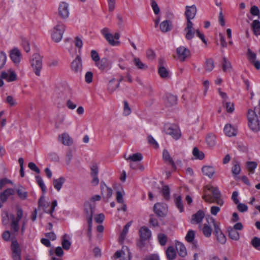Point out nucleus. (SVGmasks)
<instances>
[{
  "label": "nucleus",
  "mask_w": 260,
  "mask_h": 260,
  "mask_svg": "<svg viewBox=\"0 0 260 260\" xmlns=\"http://www.w3.org/2000/svg\"><path fill=\"white\" fill-rule=\"evenodd\" d=\"M204 194L203 199L210 203H215L220 206L224 204V201L221 198V194L217 187L207 185L204 187Z\"/></svg>",
  "instance_id": "obj_1"
},
{
  "label": "nucleus",
  "mask_w": 260,
  "mask_h": 260,
  "mask_svg": "<svg viewBox=\"0 0 260 260\" xmlns=\"http://www.w3.org/2000/svg\"><path fill=\"white\" fill-rule=\"evenodd\" d=\"M85 211L87 216V222L88 224V229L87 236L91 238L92 230V215L95 209L94 204H92L89 202H86L84 204Z\"/></svg>",
  "instance_id": "obj_2"
},
{
  "label": "nucleus",
  "mask_w": 260,
  "mask_h": 260,
  "mask_svg": "<svg viewBox=\"0 0 260 260\" xmlns=\"http://www.w3.org/2000/svg\"><path fill=\"white\" fill-rule=\"evenodd\" d=\"M247 118L248 120V125L250 128L254 132L259 131L260 123L255 111L249 110Z\"/></svg>",
  "instance_id": "obj_3"
},
{
  "label": "nucleus",
  "mask_w": 260,
  "mask_h": 260,
  "mask_svg": "<svg viewBox=\"0 0 260 260\" xmlns=\"http://www.w3.org/2000/svg\"><path fill=\"white\" fill-rule=\"evenodd\" d=\"M66 29L65 25L62 22H58L53 28L51 31L52 40L58 43L61 41L63 34Z\"/></svg>",
  "instance_id": "obj_4"
},
{
  "label": "nucleus",
  "mask_w": 260,
  "mask_h": 260,
  "mask_svg": "<svg viewBox=\"0 0 260 260\" xmlns=\"http://www.w3.org/2000/svg\"><path fill=\"white\" fill-rule=\"evenodd\" d=\"M23 216V211L21 209H18L17 212V216L15 217L14 214L10 215L11 220V230L14 233H17L19 230V222Z\"/></svg>",
  "instance_id": "obj_5"
},
{
  "label": "nucleus",
  "mask_w": 260,
  "mask_h": 260,
  "mask_svg": "<svg viewBox=\"0 0 260 260\" xmlns=\"http://www.w3.org/2000/svg\"><path fill=\"white\" fill-rule=\"evenodd\" d=\"M165 132L166 134L171 136L175 140L179 139L181 136L180 130L175 125L166 124L165 126Z\"/></svg>",
  "instance_id": "obj_6"
},
{
  "label": "nucleus",
  "mask_w": 260,
  "mask_h": 260,
  "mask_svg": "<svg viewBox=\"0 0 260 260\" xmlns=\"http://www.w3.org/2000/svg\"><path fill=\"white\" fill-rule=\"evenodd\" d=\"M139 235L141 241L138 243V245L140 247H143L144 245V242L150 239L151 232L147 227L144 226L140 229Z\"/></svg>",
  "instance_id": "obj_7"
},
{
  "label": "nucleus",
  "mask_w": 260,
  "mask_h": 260,
  "mask_svg": "<svg viewBox=\"0 0 260 260\" xmlns=\"http://www.w3.org/2000/svg\"><path fill=\"white\" fill-rule=\"evenodd\" d=\"M31 66L34 68V71L36 75L39 76L42 68V60L38 54H36L34 55Z\"/></svg>",
  "instance_id": "obj_8"
},
{
  "label": "nucleus",
  "mask_w": 260,
  "mask_h": 260,
  "mask_svg": "<svg viewBox=\"0 0 260 260\" xmlns=\"http://www.w3.org/2000/svg\"><path fill=\"white\" fill-rule=\"evenodd\" d=\"M1 77L4 79L8 82H14L17 80V75L12 69L3 71L1 74Z\"/></svg>",
  "instance_id": "obj_9"
},
{
  "label": "nucleus",
  "mask_w": 260,
  "mask_h": 260,
  "mask_svg": "<svg viewBox=\"0 0 260 260\" xmlns=\"http://www.w3.org/2000/svg\"><path fill=\"white\" fill-rule=\"evenodd\" d=\"M167 209V205L161 203H156L153 207L154 212L159 217H164L166 215Z\"/></svg>",
  "instance_id": "obj_10"
},
{
  "label": "nucleus",
  "mask_w": 260,
  "mask_h": 260,
  "mask_svg": "<svg viewBox=\"0 0 260 260\" xmlns=\"http://www.w3.org/2000/svg\"><path fill=\"white\" fill-rule=\"evenodd\" d=\"M71 68L72 71L76 74H80L81 73L82 71V63L80 56L77 55L71 62Z\"/></svg>",
  "instance_id": "obj_11"
},
{
  "label": "nucleus",
  "mask_w": 260,
  "mask_h": 260,
  "mask_svg": "<svg viewBox=\"0 0 260 260\" xmlns=\"http://www.w3.org/2000/svg\"><path fill=\"white\" fill-rule=\"evenodd\" d=\"M101 32L111 45L115 46L119 45V41L114 40L113 36L109 32V29L108 28H104L101 30Z\"/></svg>",
  "instance_id": "obj_12"
},
{
  "label": "nucleus",
  "mask_w": 260,
  "mask_h": 260,
  "mask_svg": "<svg viewBox=\"0 0 260 260\" xmlns=\"http://www.w3.org/2000/svg\"><path fill=\"white\" fill-rule=\"evenodd\" d=\"M12 257L13 260H21V249L17 241H13L11 244Z\"/></svg>",
  "instance_id": "obj_13"
},
{
  "label": "nucleus",
  "mask_w": 260,
  "mask_h": 260,
  "mask_svg": "<svg viewBox=\"0 0 260 260\" xmlns=\"http://www.w3.org/2000/svg\"><path fill=\"white\" fill-rule=\"evenodd\" d=\"M176 52L178 55V58L182 61H184L188 57L190 54V50L184 46H180L177 48Z\"/></svg>",
  "instance_id": "obj_14"
},
{
  "label": "nucleus",
  "mask_w": 260,
  "mask_h": 260,
  "mask_svg": "<svg viewBox=\"0 0 260 260\" xmlns=\"http://www.w3.org/2000/svg\"><path fill=\"white\" fill-rule=\"evenodd\" d=\"M58 15L62 19H67L69 16V5L65 2L60 3L58 7Z\"/></svg>",
  "instance_id": "obj_15"
},
{
  "label": "nucleus",
  "mask_w": 260,
  "mask_h": 260,
  "mask_svg": "<svg viewBox=\"0 0 260 260\" xmlns=\"http://www.w3.org/2000/svg\"><path fill=\"white\" fill-rule=\"evenodd\" d=\"M165 61L162 58H159L158 60V72L162 78H167L169 77V73L168 70L164 67Z\"/></svg>",
  "instance_id": "obj_16"
},
{
  "label": "nucleus",
  "mask_w": 260,
  "mask_h": 260,
  "mask_svg": "<svg viewBox=\"0 0 260 260\" xmlns=\"http://www.w3.org/2000/svg\"><path fill=\"white\" fill-rule=\"evenodd\" d=\"M111 63L112 61H109L108 58L104 57L102 58L101 60L100 59L99 61H96V63L95 64L100 70L103 71L110 69Z\"/></svg>",
  "instance_id": "obj_17"
},
{
  "label": "nucleus",
  "mask_w": 260,
  "mask_h": 260,
  "mask_svg": "<svg viewBox=\"0 0 260 260\" xmlns=\"http://www.w3.org/2000/svg\"><path fill=\"white\" fill-rule=\"evenodd\" d=\"M21 56V52L17 48H14L10 52V57L13 62L16 64H18L20 63Z\"/></svg>",
  "instance_id": "obj_18"
},
{
  "label": "nucleus",
  "mask_w": 260,
  "mask_h": 260,
  "mask_svg": "<svg viewBox=\"0 0 260 260\" xmlns=\"http://www.w3.org/2000/svg\"><path fill=\"white\" fill-rule=\"evenodd\" d=\"M195 238V232L194 231L192 230H189L185 237L186 241L192 244V246L193 248H197V242L194 240Z\"/></svg>",
  "instance_id": "obj_19"
},
{
  "label": "nucleus",
  "mask_w": 260,
  "mask_h": 260,
  "mask_svg": "<svg viewBox=\"0 0 260 260\" xmlns=\"http://www.w3.org/2000/svg\"><path fill=\"white\" fill-rule=\"evenodd\" d=\"M162 158L167 163L168 165L171 166L172 169L173 170H176V165L173 161L172 158L171 157L169 152L165 149L162 152Z\"/></svg>",
  "instance_id": "obj_20"
},
{
  "label": "nucleus",
  "mask_w": 260,
  "mask_h": 260,
  "mask_svg": "<svg viewBox=\"0 0 260 260\" xmlns=\"http://www.w3.org/2000/svg\"><path fill=\"white\" fill-rule=\"evenodd\" d=\"M204 216V212L202 210H200L192 216L191 223L192 224L200 223L202 221Z\"/></svg>",
  "instance_id": "obj_21"
},
{
  "label": "nucleus",
  "mask_w": 260,
  "mask_h": 260,
  "mask_svg": "<svg viewBox=\"0 0 260 260\" xmlns=\"http://www.w3.org/2000/svg\"><path fill=\"white\" fill-rule=\"evenodd\" d=\"M197 13L196 7L194 5L186 6L185 12L186 18L193 19Z\"/></svg>",
  "instance_id": "obj_22"
},
{
  "label": "nucleus",
  "mask_w": 260,
  "mask_h": 260,
  "mask_svg": "<svg viewBox=\"0 0 260 260\" xmlns=\"http://www.w3.org/2000/svg\"><path fill=\"white\" fill-rule=\"evenodd\" d=\"M58 140L66 146H70L73 143L72 139L67 133H63L60 135L58 137Z\"/></svg>",
  "instance_id": "obj_23"
},
{
  "label": "nucleus",
  "mask_w": 260,
  "mask_h": 260,
  "mask_svg": "<svg viewBox=\"0 0 260 260\" xmlns=\"http://www.w3.org/2000/svg\"><path fill=\"white\" fill-rule=\"evenodd\" d=\"M15 190L13 188H8L0 194V198L3 204L5 203L8 198L14 194Z\"/></svg>",
  "instance_id": "obj_24"
},
{
  "label": "nucleus",
  "mask_w": 260,
  "mask_h": 260,
  "mask_svg": "<svg viewBox=\"0 0 260 260\" xmlns=\"http://www.w3.org/2000/svg\"><path fill=\"white\" fill-rule=\"evenodd\" d=\"M224 133L228 137L235 136L237 134L236 129L230 124H227L224 126Z\"/></svg>",
  "instance_id": "obj_25"
},
{
  "label": "nucleus",
  "mask_w": 260,
  "mask_h": 260,
  "mask_svg": "<svg viewBox=\"0 0 260 260\" xmlns=\"http://www.w3.org/2000/svg\"><path fill=\"white\" fill-rule=\"evenodd\" d=\"M176 248L178 251V254L180 256L184 257L187 255L186 248L183 243L178 242L176 243Z\"/></svg>",
  "instance_id": "obj_26"
},
{
  "label": "nucleus",
  "mask_w": 260,
  "mask_h": 260,
  "mask_svg": "<svg viewBox=\"0 0 260 260\" xmlns=\"http://www.w3.org/2000/svg\"><path fill=\"white\" fill-rule=\"evenodd\" d=\"M174 203L180 213L184 211V206L182 197L180 196H174Z\"/></svg>",
  "instance_id": "obj_27"
},
{
  "label": "nucleus",
  "mask_w": 260,
  "mask_h": 260,
  "mask_svg": "<svg viewBox=\"0 0 260 260\" xmlns=\"http://www.w3.org/2000/svg\"><path fill=\"white\" fill-rule=\"evenodd\" d=\"M121 80H120L118 82L116 81V80L113 78L111 79L108 85V90L110 92L112 93L119 86L120 82Z\"/></svg>",
  "instance_id": "obj_28"
},
{
  "label": "nucleus",
  "mask_w": 260,
  "mask_h": 260,
  "mask_svg": "<svg viewBox=\"0 0 260 260\" xmlns=\"http://www.w3.org/2000/svg\"><path fill=\"white\" fill-rule=\"evenodd\" d=\"M202 172L203 173L209 177V178H211L214 173H215V169L212 166H204L202 168Z\"/></svg>",
  "instance_id": "obj_29"
},
{
  "label": "nucleus",
  "mask_w": 260,
  "mask_h": 260,
  "mask_svg": "<svg viewBox=\"0 0 260 260\" xmlns=\"http://www.w3.org/2000/svg\"><path fill=\"white\" fill-rule=\"evenodd\" d=\"M166 254L167 258L169 260L174 259L176 256V252L175 248L172 246L168 247L167 249L166 250Z\"/></svg>",
  "instance_id": "obj_30"
},
{
  "label": "nucleus",
  "mask_w": 260,
  "mask_h": 260,
  "mask_svg": "<svg viewBox=\"0 0 260 260\" xmlns=\"http://www.w3.org/2000/svg\"><path fill=\"white\" fill-rule=\"evenodd\" d=\"M172 27V23L171 21L169 20H165L160 24V29L164 32L171 30Z\"/></svg>",
  "instance_id": "obj_31"
},
{
  "label": "nucleus",
  "mask_w": 260,
  "mask_h": 260,
  "mask_svg": "<svg viewBox=\"0 0 260 260\" xmlns=\"http://www.w3.org/2000/svg\"><path fill=\"white\" fill-rule=\"evenodd\" d=\"M127 160H129L131 162H137L140 161L143 159V155L140 153H136L132 155H129L127 158L125 157Z\"/></svg>",
  "instance_id": "obj_32"
},
{
  "label": "nucleus",
  "mask_w": 260,
  "mask_h": 260,
  "mask_svg": "<svg viewBox=\"0 0 260 260\" xmlns=\"http://www.w3.org/2000/svg\"><path fill=\"white\" fill-rule=\"evenodd\" d=\"M65 178L60 177L58 179H54L53 180L54 187L57 190L59 191L62 187V184L65 182Z\"/></svg>",
  "instance_id": "obj_33"
},
{
  "label": "nucleus",
  "mask_w": 260,
  "mask_h": 260,
  "mask_svg": "<svg viewBox=\"0 0 260 260\" xmlns=\"http://www.w3.org/2000/svg\"><path fill=\"white\" fill-rule=\"evenodd\" d=\"M229 233V237L235 241H238L240 238V235L239 232L235 230V229H233L232 228L230 227L228 230Z\"/></svg>",
  "instance_id": "obj_34"
},
{
  "label": "nucleus",
  "mask_w": 260,
  "mask_h": 260,
  "mask_svg": "<svg viewBox=\"0 0 260 260\" xmlns=\"http://www.w3.org/2000/svg\"><path fill=\"white\" fill-rule=\"evenodd\" d=\"M102 193L104 198H106L107 199L110 198L113 193L112 190L105 186V187H102L101 188Z\"/></svg>",
  "instance_id": "obj_35"
},
{
  "label": "nucleus",
  "mask_w": 260,
  "mask_h": 260,
  "mask_svg": "<svg viewBox=\"0 0 260 260\" xmlns=\"http://www.w3.org/2000/svg\"><path fill=\"white\" fill-rule=\"evenodd\" d=\"M241 167L240 163L238 161H235L233 162V166L232 168V172L234 175H237L240 173Z\"/></svg>",
  "instance_id": "obj_36"
},
{
  "label": "nucleus",
  "mask_w": 260,
  "mask_h": 260,
  "mask_svg": "<svg viewBox=\"0 0 260 260\" xmlns=\"http://www.w3.org/2000/svg\"><path fill=\"white\" fill-rule=\"evenodd\" d=\"M252 28L254 33L255 35H260V22L257 20H255L252 22Z\"/></svg>",
  "instance_id": "obj_37"
},
{
  "label": "nucleus",
  "mask_w": 260,
  "mask_h": 260,
  "mask_svg": "<svg viewBox=\"0 0 260 260\" xmlns=\"http://www.w3.org/2000/svg\"><path fill=\"white\" fill-rule=\"evenodd\" d=\"M257 164L255 161H247L246 167L248 171L250 173H254L255 169L256 168Z\"/></svg>",
  "instance_id": "obj_38"
},
{
  "label": "nucleus",
  "mask_w": 260,
  "mask_h": 260,
  "mask_svg": "<svg viewBox=\"0 0 260 260\" xmlns=\"http://www.w3.org/2000/svg\"><path fill=\"white\" fill-rule=\"evenodd\" d=\"M67 234L63 235L61 245L64 249L68 250L70 248L71 242L67 239Z\"/></svg>",
  "instance_id": "obj_39"
},
{
  "label": "nucleus",
  "mask_w": 260,
  "mask_h": 260,
  "mask_svg": "<svg viewBox=\"0 0 260 260\" xmlns=\"http://www.w3.org/2000/svg\"><path fill=\"white\" fill-rule=\"evenodd\" d=\"M167 104L169 106L173 105L177 103V97L172 94H168L166 97Z\"/></svg>",
  "instance_id": "obj_40"
},
{
  "label": "nucleus",
  "mask_w": 260,
  "mask_h": 260,
  "mask_svg": "<svg viewBox=\"0 0 260 260\" xmlns=\"http://www.w3.org/2000/svg\"><path fill=\"white\" fill-rule=\"evenodd\" d=\"M192 154L196 158L200 160L203 159L205 157L204 153L202 151H200L197 147H194L193 148Z\"/></svg>",
  "instance_id": "obj_41"
},
{
  "label": "nucleus",
  "mask_w": 260,
  "mask_h": 260,
  "mask_svg": "<svg viewBox=\"0 0 260 260\" xmlns=\"http://www.w3.org/2000/svg\"><path fill=\"white\" fill-rule=\"evenodd\" d=\"M157 239L159 242V243L161 246H164L166 244L168 238L167 236L163 233H159L157 235Z\"/></svg>",
  "instance_id": "obj_42"
},
{
  "label": "nucleus",
  "mask_w": 260,
  "mask_h": 260,
  "mask_svg": "<svg viewBox=\"0 0 260 260\" xmlns=\"http://www.w3.org/2000/svg\"><path fill=\"white\" fill-rule=\"evenodd\" d=\"M134 62L135 65L139 69L145 70L147 69V66L142 62L138 58H135Z\"/></svg>",
  "instance_id": "obj_43"
},
{
  "label": "nucleus",
  "mask_w": 260,
  "mask_h": 260,
  "mask_svg": "<svg viewBox=\"0 0 260 260\" xmlns=\"http://www.w3.org/2000/svg\"><path fill=\"white\" fill-rule=\"evenodd\" d=\"M36 182L39 185L40 188H41L42 191L44 193L46 191V186L44 183V181L42 178V177L39 175H37L36 176Z\"/></svg>",
  "instance_id": "obj_44"
},
{
  "label": "nucleus",
  "mask_w": 260,
  "mask_h": 260,
  "mask_svg": "<svg viewBox=\"0 0 260 260\" xmlns=\"http://www.w3.org/2000/svg\"><path fill=\"white\" fill-rule=\"evenodd\" d=\"M215 139L216 137L214 135L209 134L206 138V142L209 146L212 147L215 144Z\"/></svg>",
  "instance_id": "obj_45"
},
{
  "label": "nucleus",
  "mask_w": 260,
  "mask_h": 260,
  "mask_svg": "<svg viewBox=\"0 0 260 260\" xmlns=\"http://www.w3.org/2000/svg\"><path fill=\"white\" fill-rule=\"evenodd\" d=\"M196 30L194 29H184V31L186 32L185 38L186 40H191L193 38L195 32H196Z\"/></svg>",
  "instance_id": "obj_46"
},
{
  "label": "nucleus",
  "mask_w": 260,
  "mask_h": 260,
  "mask_svg": "<svg viewBox=\"0 0 260 260\" xmlns=\"http://www.w3.org/2000/svg\"><path fill=\"white\" fill-rule=\"evenodd\" d=\"M202 231H203V233L205 237H209L211 235L212 231V229L207 224H206V223L204 224Z\"/></svg>",
  "instance_id": "obj_47"
},
{
  "label": "nucleus",
  "mask_w": 260,
  "mask_h": 260,
  "mask_svg": "<svg viewBox=\"0 0 260 260\" xmlns=\"http://www.w3.org/2000/svg\"><path fill=\"white\" fill-rule=\"evenodd\" d=\"M170 192L169 186L164 185L162 187L161 193L164 198L167 200H169L170 199Z\"/></svg>",
  "instance_id": "obj_48"
},
{
  "label": "nucleus",
  "mask_w": 260,
  "mask_h": 260,
  "mask_svg": "<svg viewBox=\"0 0 260 260\" xmlns=\"http://www.w3.org/2000/svg\"><path fill=\"white\" fill-rule=\"evenodd\" d=\"M251 244L255 249L260 250V238L254 237L251 241Z\"/></svg>",
  "instance_id": "obj_49"
},
{
  "label": "nucleus",
  "mask_w": 260,
  "mask_h": 260,
  "mask_svg": "<svg viewBox=\"0 0 260 260\" xmlns=\"http://www.w3.org/2000/svg\"><path fill=\"white\" fill-rule=\"evenodd\" d=\"M214 67L213 59L210 58L206 60V70L208 72L211 71Z\"/></svg>",
  "instance_id": "obj_50"
},
{
  "label": "nucleus",
  "mask_w": 260,
  "mask_h": 260,
  "mask_svg": "<svg viewBox=\"0 0 260 260\" xmlns=\"http://www.w3.org/2000/svg\"><path fill=\"white\" fill-rule=\"evenodd\" d=\"M210 220L213 223V224L214 226V234L215 235H217L219 234V233H221L222 232L219 226L218 223H217L215 221V220L212 217L210 218Z\"/></svg>",
  "instance_id": "obj_51"
},
{
  "label": "nucleus",
  "mask_w": 260,
  "mask_h": 260,
  "mask_svg": "<svg viewBox=\"0 0 260 260\" xmlns=\"http://www.w3.org/2000/svg\"><path fill=\"white\" fill-rule=\"evenodd\" d=\"M7 60L6 54L3 52H0V70H1L6 63Z\"/></svg>",
  "instance_id": "obj_52"
},
{
  "label": "nucleus",
  "mask_w": 260,
  "mask_h": 260,
  "mask_svg": "<svg viewBox=\"0 0 260 260\" xmlns=\"http://www.w3.org/2000/svg\"><path fill=\"white\" fill-rule=\"evenodd\" d=\"M17 194L18 196L21 199H25L27 196V193L26 192L24 188L21 187L20 188H18L17 190Z\"/></svg>",
  "instance_id": "obj_53"
},
{
  "label": "nucleus",
  "mask_w": 260,
  "mask_h": 260,
  "mask_svg": "<svg viewBox=\"0 0 260 260\" xmlns=\"http://www.w3.org/2000/svg\"><path fill=\"white\" fill-rule=\"evenodd\" d=\"M123 104H124L123 114L125 116L129 115L131 113V109L129 106L128 103L127 101H124L123 102Z\"/></svg>",
  "instance_id": "obj_54"
},
{
  "label": "nucleus",
  "mask_w": 260,
  "mask_h": 260,
  "mask_svg": "<svg viewBox=\"0 0 260 260\" xmlns=\"http://www.w3.org/2000/svg\"><path fill=\"white\" fill-rule=\"evenodd\" d=\"M223 70L225 72L231 68V63L225 57H223V62L222 64Z\"/></svg>",
  "instance_id": "obj_55"
},
{
  "label": "nucleus",
  "mask_w": 260,
  "mask_h": 260,
  "mask_svg": "<svg viewBox=\"0 0 260 260\" xmlns=\"http://www.w3.org/2000/svg\"><path fill=\"white\" fill-rule=\"evenodd\" d=\"M216 236L217 237V241L221 244H223L226 242V237L222 233H219V234L216 235Z\"/></svg>",
  "instance_id": "obj_56"
},
{
  "label": "nucleus",
  "mask_w": 260,
  "mask_h": 260,
  "mask_svg": "<svg viewBox=\"0 0 260 260\" xmlns=\"http://www.w3.org/2000/svg\"><path fill=\"white\" fill-rule=\"evenodd\" d=\"M237 205V209L239 211L241 212H246L248 210V207L246 204L240 203L239 202V203Z\"/></svg>",
  "instance_id": "obj_57"
},
{
  "label": "nucleus",
  "mask_w": 260,
  "mask_h": 260,
  "mask_svg": "<svg viewBox=\"0 0 260 260\" xmlns=\"http://www.w3.org/2000/svg\"><path fill=\"white\" fill-rule=\"evenodd\" d=\"M91 169V175H95L98 174V167L95 163H93L90 167Z\"/></svg>",
  "instance_id": "obj_58"
},
{
  "label": "nucleus",
  "mask_w": 260,
  "mask_h": 260,
  "mask_svg": "<svg viewBox=\"0 0 260 260\" xmlns=\"http://www.w3.org/2000/svg\"><path fill=\"white\" fill-rule=\"evenodd\" d=\"M28 167L30 170L35 171V172H36L37 173H39L40 172V169H39V168L36 166V165L34 162H29V164L28 165Z\"/></svg>",
  "instance_id": "obj_59"
},
{
  "label": "nucleus",
  "mask_w": 260,
  "mask_h": 260,
  "mask_svg": "<svg viewBox=\"0 0 260 260\" xmlns=\"http://www.w3.org/2000/svg\"><path fill=\"white\" fill-rule=\"evenodd\" d=\"M93 74L91 72H87L85 76V80L86 83H90L92 81Z\"/></svg>",
  "instance_id": "obj_60"
},
{
  "label": "nucleus",
  "mask_w": 260,
  "mask_h": 260,
  "mask_svg": "<svg viewBox=\"0 0 260 260\" xmlns=\"http://www.w3.org/2000/svg\"><path fill=\"white\" fill-rule=\"evenodd\" d=\"M151 5L155 14L157 15L159 14L160 10L159 8L155 1H153L151 3Z\"/></svg>",
  "instance_id": "obj_61"
},
{
  "label": "nucleus",
  "mask_w": 260,
  "mask_h": 260,
  "mask_svg": "<svg viewBox=\"0 0 260 260\" xmlns=\"http://www.w3.org/2000/svg\"><path fill=\"white\" fill-rule=\"evenodd\" d=\"M91 56L92 60L95 61V63L100 59L98 53L95 50H93L91 51Z\"/></svg>",
  "instance_id": "obj_62"
},
{
  "label": "nucleus",
  "mask_w": 260,
  "mask_h": 260,
  "mask_svg": "<svg viewBox=\"0 0 260 260\" xmlns=\"http://www.w3.org/2000/svg\"><path fill=\"white\" fill-rule=\"evenodd\" d=\"M250 13L253 16H257L259 13V10L256 6H253L250 9Z\"/></svg>",
  "instance_id": "obj_63"
},
{
  "label": "nucleus",
  "mask_w": 260,
  "mask_h": 260,
  "mask_svg": "<svg viewBox=\"0 0 260 260\" xmlns=\"http://www.w3.org/2000/svg\"><path fill=\"white\" fill-rule=\"evenodd\" d=\"M149 223L154 227H157L159 226V223L157 219L151 216L149 220Z\"/></svg>",
  "instance_id": "obj_64"
}]
</instances>
